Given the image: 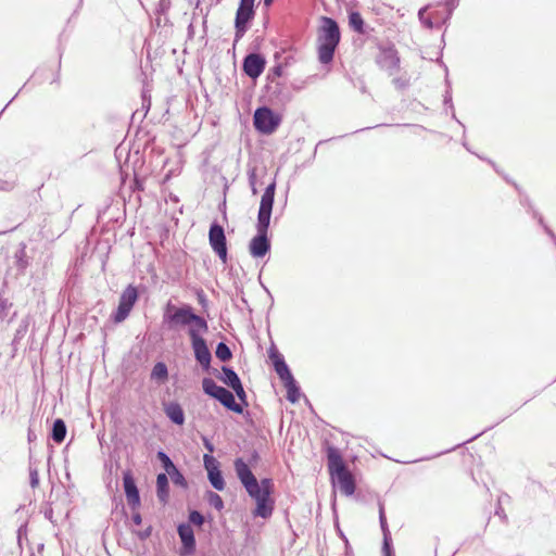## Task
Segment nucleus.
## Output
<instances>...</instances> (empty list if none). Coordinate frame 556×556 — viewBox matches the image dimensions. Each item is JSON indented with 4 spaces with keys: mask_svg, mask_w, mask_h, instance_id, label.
I'll return each mask as SVG.
<instances>
[{
    "mask_svg": "<svg viewBox=\"0 0 556 556\" xmlns=\"http://www.w3.org/2000/svg\"><path fill=\"white\" fill-rule=\"evenodd\" d=\"M275 190L276 184L274 181L266 187L261 198L256 223L257 233L252 238L249 244V252L254 258L264 257L270 250V242L267 237V231L274 205Z\"/></svg>",
    "mask_w": 556,
    "mask_h": 556,
    "instance_id": "f257e3e1",
    "label": "nucleus"
},
{
    "mask_svg": "<svg viewBox=\"0 0 556 556\" xmlns=\"http://www.w3.org/2000/svg\"><path fill=\"white\" fill-rule=\"evenodd\" d=\"M341 39L338 23L327 16L320 17V26L317 31V54L321 64H329Z\"/></svg>",
    "mask_w": 556,
    "mask_h": 556,
    "instance_id": "f03ea898",
    "label": "nucleus"
},
{
    "mask_svg": "<svg viewBox=\"0 0 556 556\" xmlns=\"http://www.w3.org/2000/svg\"><path fill=\"white\" fill-rule=\"evenodd\" d=\"M328 470L332 482L340 491L350 496L355 492V482L353 476L348 470L340 452L334 447H329L327 453Z\"/></svg>",
    "mask_w": 556,
    "mask_h": 556,
    "instance_id": "7ed1b4c3",
    "label": "nucleus"
},
{
    "mask_svg": "<svg viewBox=\"0 0 556 556\" xmlns=\"http://www.w3.org/2000/svg\"><path fill=\"white\" fill-rule=\"evenodd\" d=\"M164 321L172 327L187 326L189 338L192 337V332L198 334L208 331L207 321L202 316L194 314L189 305L176 308L173 314L164 313Z\"/></svg>",
    "mask_w": 556,
    "mask_h": 556,
    "instance_id": "20e7f679",
    "label": "nucleus"
},
{
    "mask_svg": "<svg viewBox=\"0 0 556 556\" xmlns=\"http://www.w3.org/2000/svg\"><path fill=\"white\" fill-rule=\"evenodd\" d=\"M273 492V480L264 478L261 480V485L256 488V492L253 491L252 494H249L256 502V507L253 510L255 517L267 519L273 515L275 507V501L271 498Z\"/></svg>",
    "mask_w": 556,
    "mask_h": 556,
    "instance_id": "39448f33",
    "label": "nucleus"
},
{
    "mask_svg": "<svg viewBox=\"0 0 556 556\" xmlns=\"http://www.w3.org/2000/svg\"><path fill=\"white\" fill-rule=\"evenodd\" d=\"M254 16V0H240L235 18V42L239 41L248 30V25Z\"/></svg>",
    "mask_w": 556,
    "mask_h": 556,
    "instance_id": "423d86ee",
    "label": "nucleus"
},
{
    "mask_svg": "<svg viewBox=\"0 0 556 556\" xmlns=\"http://www.w3.org/2000/svg\"><path fill=\"white\" fill-rule=\"evenodd\" d=\"M138 300V291L137 288L132 285H129L124 289L119 296V302L116 312L113 314L112 318L114 323L119 324L124 321L128 315L130 314L134 305Z\"/></svg>",
    "mask_w": 556,
    "mask_h": 556,
    "instance_id": "0eeeda50",
    "label": "nucleus"
},
{
    "mask_svg": "<svg viewBox=\"0 0 556 556\" xmlns=\"http://www.w3.org/2000/svg\"><path fill=\"white\" fill-rule=\"evenodd\" d=\"M208 242L212 250L217 254L219 260L226 264L227 263V240L225 236L224 228L217 224L213 223L208 230Z\"/></svg>",
    "mask_w": 556,
    "mask_h": 556,
    "instance_id": "6e6552de",
    "label": "nucleus"
},
{
    "mask_svg": "<svg viewBox=\"0 0 556 556\" xmlns=\"http://www.w3.org/2000/svg\"><path fill=\"white\" fill-rule=\"evenodd\" d=\"M279 118L266 106L260 108L254 113V127L262 134L269 135L276 130Z\"/></svg>",
    "mask_w": 556,
    "mask_h": 556,
    "instance_id": "1a4fd4ad",
    "label": "nucleus"
},
{
    "mask_svg": "<svg viewBox=\"0 0 556 556\" xmlns=\"http://www.w3.org/2000/svg\"><path fill=\"white\" fill-rule=\"evenodd\" d=\"M233 467L236 475L244 486L247 493L252 494L253 491L256 492V488L261 485V481H257L251 471L249 464H247L241 457H238L233 462Z\"/></svg>",
    "mask_w": 556,
    "mask_h": 556,
    "instance_id": "9d476101",
    "label": "nucleus"
},
{
    "mask_svg": "<svg viewBox=\"0 0 556 556\" xmlns=\"http://www.w3.org/2000/svg\"><path fill=\"white\" fill-rule=\"evenodd\" d=\"M203 334L204 333L195 334L192 332L190 341L197 362L201 365L203 370H208L211 366L212 354L207 348Z\"/></svg>",
    "mask_w": 556,
    "mask_h": 556,
    "instance_id": "9b49d317",
    "label": "nucleus"
},
{
    "mask_svg": "<svg viewBox=\"0 0 556 556\" xmlns=\"http://www.w3.org/2000/svg\"><path fill=\"white\" fill-rule=\"evenodd\" d=\"M377 63L380 68L387 71L389 75L395 74L400 66L397 51L393 48L382 49L377 56Z\"/></svg>",
    "mask_w": 556,
    "mask_h": 556,
    "instance_id": "f8f14e48",
    "label": "nucleus"
},
{
    "mask_svg": "<svg viewBox=\"0 0 556 556\" xmlns=\"http://www.w3.org/2000/svg\"><path fill=\"white\" fill-rule=\"evenodd\" d=\"M266 60L258 53H250L243 60V72L250 78H257L265 70Z\"/></svg>",
    "mask_w": 556,
    "mask_h": 556,
    "instance_id": "ddd939ff",
    "label": "nucleus"
},
{
    "mask_svg": "<svg viewBox=\"0 0 556 556\" xmlns=\"http://www.w3.org/2000/svg\"><path fill=\"white\" fill-rule=\"evenodd\" d=\"M123 484L128 505L136 509L140 505V495L130 470L123 473Z\"/></svg>",
    "mask_w": 556,
    "mask_h": 556,
    "instance_id": "4468645a",
    "label": "nucleus"
},
{
    "mask_svg": "<svg viewBox=\"0 0 556 556\" xmlns=\"http://www.w3.org/2000/svg\"><path fill=\"white\" fill-rule=\"evenodd\" d=\"M269 357L273 361L275 371L277 372L282 382L291 380L293 378L282 355L276 350L275 346L269 349Z\"/></svg>",
    "mask_w": 556,
    "mask_h": 556,
    "instance_id": "2eb2a0df",
    "label": "nucleus"
},
{
    "mask_svg": "<svg viewBox=\"0 0 556 556\" xmlns=\"http://www.w3.org/2000/svg\"><path fill=\"white\" fill-rule=\"evenodd\" d=\"M214 399L219 401L229 410H232L237 414H241L243 412L242 405L237 403L235 401L233 394L224 387L220 388Z\"/></svg>",
    "mask_w": 556,
    "mask_h": 556,
    "instance_id": "dca6fc26",
    "label": "nucleus"
},
{
    "mask_svg": "<svg viewBox=\"0 0 556 556\" xmlns=\"http://www.w3.org/2000/svg\"><path fill=\"white\" fill-rule=\"evenodd\" d=\"M177 531L186 552H193L195 540L192 527L189 523H181L178 526Z\"/></svg>",
    "mask_w": 556,
    "mask_h": 556,
    "instance_id": "f3484780",
    "label": "nucleus"
},
{
    "mask_svg": "<svg viewBox=\"0 0 556 556\" xmlns=\"http://www.w3.org/2000/svg\"><path fill=\"white\" fill-rule=\"evenodd\" d=\"M164 413L172 422L179 425V426L184 425L185 413L179 403H177V402L164 403Z\"/></svg>",
    "mask_w": 556,
    "mask_h": 556,
    "instance_id": "a211bd4d",
    "label": "nucleus"
},
{
    "mask_svg": "<svg viewBox=\"0 0 556 556\" xmlns=\"http://www.w3.org/2000/svg\"><path fill=\"white\" fill-rule=\"evenodd\" d=\"M379 521H380L381 530L383 532L382 553L384 556H393L392 549H391V534H390V531H389V528L387 525V519H386L384 509H383L382 505H380V509H379Z\"/></svg>",
    "mask_w": 556,
    "mask_h": 556,
    "instance_id": "6ab92c4d",
    "label": "nucleus"
},
{
    "mask_svg": "<svg viewBox=\"0 0 556 556\" xmlns=\"http://www.w3.org/2000/svg\"><path fill=\"white\" fill-rule=\"evenodd\" d=\"M156 495L162 504H166L169 497L168 478L166 473H159L156 477Z\"/></svg>",
    "mask_w": 556,
    "mask_h": 556,
    "instance_id": "aec40b11",
    "label": "nucleus"
},
{
    "mask_svg": "<svg viewBox=\"0 0 556 556\" xmlns=\"http://www.w3.org/2000/svg\"><path fill=\"white\" fill-rule=\"evenodd\" d=\"M349 25L357 34H367V27L359 12L352 11L349 14Z\"/></svg>",
    "mask_w": 556,
    "mask_h": 556,
    "instance_id": "412c9836",
    "label": "nucleus"
},
{
    "mask_svg": "<svg viewBox=\"0 0 556 556\" xmlns=\"http://www.w3.org/2000/svg\"><path fill=\"white\" fill-rule=\"evenodd\" d=\"M222 371H223V376L220 377V379L229 388L232 389V388L237 387L239 383H241L239 376L232 368L223 366Z\"/></svg>",
    "mask_w": 556,
    "mask_h": 556,
    "instance_id": "4be33fe9",
    "label": "nucleus"
},
{
    "mask_svg": "<svg viewBox=\"0 0 556 556\" xmlns=\"http://www.w3.org/2000/svg\"><path fill=\"white\" fill-rule=\"evenodd\" d=\"M167 378H168V370H167L166 364L163 362H157L152 368L151 379L155 380L160 383H163L167 380Z\"/></svg>",
    "mask_w": 556,
    "mask_h": 556,
    "instance_id": "5701e85b",
    "label": "nucleus"
},
{
    "mask_svg": "<svg viewBox=\"0 0 556 556\" xmlns=\"http://www.w3.org/2000/svg\"><path fill=\"white\" fill-rule=\"evenodd\" d=\"M66 435V426L62 419H56L53 422L51 438L55 443H62Z\"/></svg>",
    "mask_w": 556,
    "mask_h": 556,
    "instance_id": "b1692460",
    "label": "nucleus"
},
{
    "mask_svg": "<svg viewBox=\"0 0 556 556\" xmlns=\"http://www.w3.org/2000/svg\"><path fill=\"white\" fill-rule=\"evenodd\" d=\"M283 384L287 389V399L291 403H295L300 397V389L296 381L292 378L291 380L285 381Z\"/></svg>",
    "mask_w": 556,
    "mask_h": 556,
    "instance_id": "393cba45",
    "label": "nucleus"
},
{
    "mask_svg": "<svg viewBox=\"0 0 556 556\" xmlns=\"http://www.w3.org/2000/svg\"><path fill=\"white\" fill-rule=\"evenodd\" d=\"M207 478L215 490L223 491L225 489L226 483L219 469L216 471L210 470V473H207Z\"/></svg>",
    "mask_w": 556,
    "mask_h": 556,
    "instance_id": "a878e982",
    "label": "nucleus"
},
{
    "mask_svg": "<svg viewBox=\"0 0 556 556\" xmlns=\"http://www.w3.org/2000/svg\"><path fill=\"white\" fill-rule=\"evenodd\" d=\"M202 388L205 394L215 397L216 393L220 390V386H217L212 378H203Z\"/></svg>",
    "mask_w": 556,
    "mask_h": 556,
    "instance_id": "bb28decb",
    "label": "nucleus"
},
{
    "mask_svg": "<svg viewBox=\"0 0 556 556\" xmlns=\"http://www.w3.org/2000/svg\"><path fill=\"white\" fill-rule=\"evenodd\" d=\"M215 354H216V357L222 361V362H227L229 361L231 357H232V353H231V350L229 349V346L224 343V342H219L216 346V351H215Z\"/></svg>",
    "mask_w": 556,
    "mask_h": 556,
    "instance_id": "cd10ccee",
    "label": "nucleus"
},
{
    "mask_svg": "<svg viewBox=\"0 0 556 556\" xmlns=\"http://www.w3.org/2000/svg\"><path fill=\"white\" fill-rule=\"evenodd\" d=\"M166 475L170 477L172 482L175 485H179L184 489L188 488L187 480L185 479L184 475L177 469V467L168 471Z\"/></svg>",
    "mask_w": 556,
    "mask_h": 556,
    "instance_id": "c85d7f7f",
    "label": "nucleus"
},
{
    "mask_svg": "<svg viewBox=\"0 0 556 556\" xmlns=\"http://www.w3.org/2000/svg\"><path fill=\"white\" fill-rule=\"evenodd\" d=\"M206 500L208 504L215 509L222 510L224 508V501L217 493L213 491H207Z\"/></svg>",
    "mask_w": 556,
    "mask_h": 556,
    "instance_id": "c756f323",
    "label": "nucleus"
},
{
    "mask_svg": "<svg viewBox=\"0 0 556 556\" xmlns=\"http://www.w3.org/2000/svg\"><path fill=\"white\" fill-rule=\"evenodd\" d=\"M203 464H204V468L206 469L207 473H210V470L216 471L219 469V463L211 454H204Z\"/></svg>",
    "mask_w": 556,
    "mask_h": 556,
    "instance_id": "7c9ffc66",
    "label": "nucleus"
},
{
    "mask_svg": "<svg viewBox=\"0 0 556 556\" xmlns=\"http://www.w3.org/2000/svg\"><path fill=\"white\" fill-rule=\"evenodd\" d=\"M157 458L163 464L166 473L176 467L169 456L163 451L157 452Z\"/></svg>",
    "mask_w": 556,
    "mask_h": 556,
    "instance_id": "2f4dec72",
    "label": "nucleus"
},
{
    "mask_svg": "<svg viewBox=\"0 0 556 556\" xmlns=\"http://www.w3.org/2000/svg\"><path fill=\"white\" fill-rule=\"evenodd\" d=\"M29 483L33 489L37 488L39 484L38 469L33 465L29 466Z\"/></svg>",
    "mask_w": 556,
    "mask_h": 556,
    "instance_id": "473e14b6",
    "label": "nucleus"
},
{
    "mask_svg": "<svg viewBox=\"0 0 556 556\" xmlns=\"http://www.w3.org/2000/svg\"><path fill=\"white\" fill-rule=\"evenodd\" d=\"M232 390L235 391V393L238 396L241 404H243L244 406H248L249 404L247 401V393L243 389L242 383H239L237 387L232 388Z\"/></svg>",
    "mask_w": 556,
    "mask_h": 556,
    "instance_id": "72a5a7b5",
    "label": "nucleus"
},
{
    "mask_svg": "<svg viewBox=\"0 0 556 556\" xmlns=\"http://www.w3.org/2000/svg\"><path fill=\"white\" fill-rule=\"evenodd\" d=\"M189 521L195 526H202L204 522V517L198 510H192L189 514Z\"/></svg>",
    "mask_w": 556,
    "mask_h": 556,
    "instance_id": "f704fd0d",
    "label": "nucleus"
},
{
    "mask_svg": "<svg viewBox=\"0 0 556 556\" xmlns=\"http://www.w3.org/2000/svg\"><path fill=\"white\" fill-rule=\"evenodd\" d=\"M427 8H422L419 10V20L420 22L427 27V28H432L433 27V23L431 21L430 17H426L425 16V12H426Z\"/></svg>",
    "mask_w": 556,
    "mask_h": 556,
    "instance_id": "c9c22d12",
    "label": "nucleus"
},
{
    "mask_svg": "<svg viewBox=\"0 0 556 556\" xmlns=\"http://www.w3.org/2000/svg\"><path fill=\"white\" fill-rule=\"evenodd\" d=\"M137 534V536L141 540V541H144L147 540L148 538L151 536L152 534V527L149 526L148 528H146L144 530L142 531H136L135 532Z\"/></svg>",
    "mask_w": 556,
    "mask_h": 556,
    "instance_id": "e433bc0d",
    "label": "nucleus"
},
{
    "mask_svg": "<svg viewBox=\"0 0 556 556\" xmlns=\"http://www.w3.org/2000/svg\"><path fill=\"white\" fill-rule=\"evenodd\" d=\"M271 73L277 76V77H280L285 74V68H283V65L282 63H278L276 64L273 68H271Z\"/></svg>",
    "mask_w": 556,
    "mask_h": 556,
    "instance_id": "4c0bfd02",
    "label": "nucleus"
},
{
    "mask_svg": "<svg viewBox=\"0 0 556 556\" xmlns=\"http://www.w3.org/2000/svg\"><path fill=\"white\" fill-rule=\"evenodd\" d=\"M255 173L252 172L250 175H249V182H250V186H251V190H252V193L253 194H256L257 193V189L255 187Z\"/></svg>",
    "mask_w": 556,
    "mask_h": 556,
    "instance_id": "58836bf2",
    "label": "nucleus"
},
{
    "mask_svg": "<svg viewBox=\"0 0 556 556\" xmlns=\"http://www.w3.org/2000/svg\"><path fill=\"white\" fill-rule=\"evenodd\" d=\"M203 443L208 454H212L214 452V445L206 438L203 439Z\"/></svg>",
    "mask_w": 556,
    "mask_h": 556,
    "instance_id": "ea45409f",
    "label": "nucleus"
},
{
    "mask_svg": "<svg viewBox=\"0 0 556 556\" xmlns=\"http://www.w3.org/2000/svg\"><path fill=\"white\" fill-rule=\"evenodd\" d=\"M131 520L135 525L139 526L142 522L141 515L139 513H135L131 517Z\"/></svg>",
    "mask_w": 556,
    "mask_h": 556,
    "instance_id": "a19ab883",
    "label": "nucleus"
},
{
    "mask_svg": "<svg viewBox=\"0 0 556 556\" xmlns=\"http://www.w3.org/2000/svg\"><path fill=\"white\" fill-rule=\"evenodd\" d=\"M260 459V455L256 451H253L252 454H251V458L249 460L250 464H256Z\"/></svg>",
    "mask_w": 556,
    "mask_h": 556,
    "instance_id": "79ce46f5",
    "label": "nucleus"
},
{
    "mask_svg": "<svg viewBox=\"0 0 556 556\" xmlns=\"http://www.w3.org/2000/svg\"><path fill=\"white\" fill-rule=\"evenodd\" d=\"M338 533H339V536L344 541L346 552H348L350 549V544H349V541H348L345 534L340 530V528H338Z\"/></svg>",
    "mask_w": 556,
    "mask_h": 556,
    "instance_id": "37998d69",
    "label": "nucleus"
},
{
    "mask_svg": "<svg viewBox=\"0 0 556 556\" xmlns=\"http://www.w3.org/2000/svg\"><path fill=\"white\" fill-rule=\"evenodd\" d=\"M45 517L53 522V509L51 507L45 510Z\"/></svg>",
    "mask_w": 556,
    "mask_h": 556,
    "instance_id": "c03bdc74",
    "label": "nucleus"
},
{
    "mask_svg": "<svg viewBox=\"0 0 556 556\" xmlns=\"http://www.w3.org/2000/svg\"><path fill=\"white\" fill-rule=\"evenodd\" d=\"M293 62H294V59H293L292 56H287V58H285V61H283V63H282L283 68H285L286 66H288V65L292 64Z\"/></svg>",
    "mask_w": 556,
    "mask_h": 556,
    "instance_id": "a18cd8bd",
    "label": "nucleus"
},
{
    "mask_svg": "<svg viewBox=\"0 0 556 556\" xmlns=\"http://www.w3.org/2000/svg\"><path fill=\"white\" fill-rule=\"evenodd\" d=\"M175 309L176 307L170 302H168V304L166 305L165 313L173 314Z\"/></svg>",
    "mask_w": 556,
    "mask_h": 556,
    "instance_id": "49530a36",
    "label": "nucleus"
},
{
    "mask_svg": "<svg viewBox=\"0 0 556 556\" xmlns=\"http://www.w3.org/2000/svg\"><path fill=\"white\" fill-rule=\"evenodd\" d=\"M496 515H497V516H500V517H501V518H503V519H505V518H506V516L504 515V511H503V509H502V508H498V509L496 510Z\"/></svg>",
    "mask_w": 556,
    "mask_h": 556,
    "instance_id": "de8ad7c7",
    "label": "nucleus"
},
{
    "mask_svg": "<svg viewBox=\"0 0 556 556\" xmlns=\"http://www.w3.org/2000/svg\"><path fill=\"white\" fill-rule=\"evenodd\" d=\"M36 438L35 433L29 429L28 430V441H33Z\"/></svg>",
    "mask_w": 556,
    "mask_h": 556,
    "instance_id": "09e8293b",
    "label": "nucleus"
},
{
    "mask_svg": "<svg viewBox=\"0 0 556 556\" xmlns=\"http://www.w3.org/2000/svg\"><path fill=\"white\" fill-rule=\"evenodd\" d=\"M273 3V0H264V5L269 7Z\"/></svg>",
    "mask_w": 556,
    "mask_h": 556,
    "instance_id": "8fccbe9b",
    "label": "nucleus"
},
{
    "mask_svg": "<svg viewBox=\"0 0 556 556\" xmlns=\"http://www.w3.org/2000/svg\"><path fill=\"white\" fill-rule=\"evenodd\" d=\"M199 298H200L201 301H204L205 294H201V295H199Z\"/></svg>",
    "mask_w": 556,
    "mask_h": 556,
    "instance_id": "3c124183",
    "label": "nucleus"
},
{
    "mask_svg": "<svg viewBox=\"0 0 556 556\" xmlns=\"http://www.w3.org/2000/svg\"><path fill=\"white\" fill-rule=\"evenodd\" d=\"M199 3H200V0H197V7L199 5Z\"/></svg>",
    "mask_w": 556,
    "mask_h": 556,
    "instance_id": "603ef678",
    "label": "nucleus"
}]
</instances>
